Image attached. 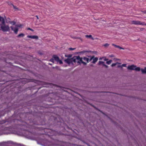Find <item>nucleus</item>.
Segmentation results:
<instances>
[{
	"label": "nucleus",
	"instance_id": "nucleus-12",
	"mask_svg": "<svg viewBox=\"0 0 146 146\" xmlns=\"http://www.w3.org/2000/svg\"><path fill=\"white\" fill-rule=\"evenodd\" d=\"M85 37L86 38H91L92 40H94V38L92 37V36L91 35H86Z\"/></svg>",
	"mask_w": 146,
	"mask_h": 146
},
{
	"label": "nucleus",
	"instance_id": "nucleus-7",
	"mask_svg": "<svg viewBox=\"0 0 146 146\" xmlns=\"http://www.w3.org/2000/svg\"><path fill=\"white\" fill-rule=\"evenodd\" d=\"M92 59H93L92 63L95 64L96 62L98 61V58L97 57L94 58V56L92 57L89 60V61H90Z\"/></svg>",
	"mask_w": 146,
	"mask_h": 146
},
{
	"label": "nucleus",
	"instance_id": "nucleus-39",
	"mask_svg": "<svg viewBox=\"0 0 146 146\" xmlns=\"http://www.w3.org/2000/svg\"><path fill=\"white\" fill-rule=\"evenodd\" d=\"M96 53H97V52H94V53H95V54H96Z\"/></svg>",
	"mask_w": 146,
	"mask_h": 146
},
{
	"label": "nucleus",
	"instance_id": "nucleus-22",
	"mask_svg": "<svg viewBox=\"0 0 146 146\" xmlns=\"http://www.w3.org/2000/svg\"><path fill=\"white\" fill-rule=\"evenodd\" d=\"M109 45V44L108 43H106L104 45V46L105 47H108Z\"/></svg>",
	"mask_w": 146,
	"mask_h": 146
},
{
	"label": "nucleus",
	"instance_id": "nucleus-27",
	"mask_svg": "<svg viewBox=\"0 0 146 146\" xmlns=\"http://www.w3.org/2000/svg\"><path fill=\"white\" fill-rule=\"evenodd\" d=\"M103 65L106 68H108V66L106 65L105 64H103Z\"/></svg>",
	"mask_w": 146,
	"mask_h": 146
},
{
	"label": "nucleus",
	"instance_id": "nucleus-10",
	"mask_svg": "<svg viewBox=\"0 0 146 146\" xmlns=\"http://www.w3.org/2000/svg\"><path fill=\"white\" fill-rule=\"evenodd\" d=\"M0 22L1 23H0V25L4 24L5 22L4 18L1 16H0Z\"/></svg>",
	"mask_w": 146,
	"mask_h": 146
},
{
	"label": "nucleus",
	"instance_id": "nucleus-31",
	"mask_svg": "<svg viewBox=\"0 0 146 146\" xmlns=\"http://www.w3.org/2000/svg\"><path fill=\"white\" fill-rule=\"evenodd\" d=\"M112 45L114 46L115 47L117 48V45H115L113 44H112Z\"/></svg>",
	"mask_w": 146,
	"mask_h": 146
},
{
	"label": "nucleus",
	"instance_id": "nucleus-16",
	"mask_svg": "<svg viewBox=\"0 0 146 146\" xmlns=\"http://www.w3.org/2000/svg\"><path fill=\"white\" fill-rule=\"evenodd\" d=\"M11 5L13 7V8L15 9H17V10H19L18 8H17V7L14 5L13 4H11Z\"/></svg>",
	"mask_w": 146,
	"mask_h": 146
},
{
	"label": "nucleus",
	"instance_id": "nucleus-28",
	"mask_svg": "<svg viewBox=\"0 0 146 146\" xmlns=\"http://www.w3.org/2000/svg\"><path fill=\"white\" fill-rule=\"evenodd\" d=\"M28 30H31V31H34V30H33V29H31L30 28H28Z\"/></svg>",
	"mask_w": 146,
	"mask_h": 146
},
{
	"label": "nucleus",
	"instance_id": "nucleus-19",
	"mask_svg": "<svg viewBox=\"0 0 146 146\" xmlns=\"http://www.w3.org/2000/svg\"><path fill=\"white\" fill-rule=\"evenodd\" d=\"M101 64H104V62L102 61H99L98 63V65H100Z\"/></svg>",
	"mask_w": 146,
	"mask_h": 146
},
{
	"label": "nucleus",
	"instance_id": "nucleus-9",
	"mask_svg": "<svg viewBox=\"0 0 146 146\" xmlns=\"http://www.w3.org/2000/svg\"><path fill=\"white\" fill-rule=\"evenodd\" d=\"M27 37L29 38H30L32 39H38V36H37L36 35H28Z\"/></svg>",
	"mask_w": 146,
	"mask_h": 146
},
{
	"label": "nucleus",
	"instance_id": "nucleus-30",
	"mask_svg": "<svg viewBox=\"0 0 146 146\" xmlns=\"http://www.w3.org/2000/svg\"><path fill=\"white\" fill-rule=\"evenodd\" d=\"M112 45L114 46L115 47L117 48V45H115L113 44H112Z\"/></svg>",
	"mask_w": 146,
	"mask_h": 146
},
{
	"label": "nucleus",
	"instance_id": "nucleus-4",
	"mask_svg": "<svg viewBox=\"0 0 146 146\" xmlns=\"http://www.w3.org/2000/svg\"><path fill=\"white\" fill-rule=\"evenodd\" d=\"M127 69L131 70H135L139 71L140 70V68L139 67H137L136 66L134 65L128 66L127 67Z\"/></svg>",
	"mask_w": 146,
	"mask_h": 146
},
{
	"label": "nucleus",
	"instance_id": "nucleus-13",
	"mask_svg": "<svg viewBox=\"0 0 146 146\" xmlns=\"http://www.w3.org/2000/svg\"><path fill=\"white\" fill-rule=\"evenodd\" d=\"M91 52V51H88V50H83L82 51L80 52L79 53H80L81 54V53H84L85 52Z\"/></svg>",
	"mask_w": 146,
	"mask_h": 146
},
{
	"label": "nucleus",
	"instance_id": "nucleus-40",
	"mask_svg": "<svg viewBox=\"0 0 146 146\" xmlns=\"http://www.w3.org/2000/svg\"><path fill=\"white\" fill-rule=\"evenodd\" d=\"M144 13H146V11H144Z\"/></svg>",
	"mask_w": 146,
	"mask_h": 146
},
{
	"label": "nucleus",
	"instance_id": "nucleus-2",
	"mask_svg": "<svg viewBox=\"0 0 146 146\" xmlns=\"http://www.w3.org/2000/svg\"><path fill=\"white\" fill-rule=\"evenodd\" d=\"M72 56V54L65 55V56L68 57V58L65 60V62L69 64L71 63L73 64L72 62H73V58H70Z\"/></svg>",
	"mask_w": 146,
	"mask_h": 146
},
{
	"label": "nucleus",
	"instance_id": "nucleus-41",
	"mask_svg": "<svg viewBox=\"0 0 146 146\" xmlns=\"http://www.w3.org/2000/svg\"><path fill=\"white\" fill-rule=\"evenodd\" d=\"M120 67V66H118V67Z\"/></svg>",
	"mask_w": 146,
	"mask_h": 146
},
{
	"label": "nucleus",
	"instance_id": "nucleus-36",
	"mask_svg": "<svg viewBox=\"0 0 146 146\" xmlns=\"http://www.w3.org/2000/svg\"><path fill=\"white\" fill-rule=\"evenodd\" d=\"M108 60V59L105 58V59L104 60L105 61H107V60Z\"/></svg>",
	"mask_w": 146,
	"mask_h": 146
},
{
	"label": "nucleus",
	"instance_id": "nucleus-25",
	"mask_svg": "<svg viewBox=\"0 0 146 146\" xmlns=\"http://www.w3.org/2000/svg\"><path fill=\"white\" fill-rule=\"evenodd\" d=\"M117 48H119L120 49H123V50L124 49V48H123L121 47L120 46H118V45L117 46Z\"/></svg>",
	"mask_w": 146,
	"mask_h": 146
},
{
	"label": "nucleus",
	"instance_id": "nucleus-32",
	"mask_svg": "<svg viewBox=\"0 0 146 146\" xmlns=\"http://www.w3.org/2000/svg\"><path fill=\"white\" fill-rule=\"evenodd\" d=\"M112 45L114 46L115 47L117 48V45H115L113 44H112Z\"/></svg>",
	"mask_w": 146,
	"mask_h": 146
},
{
	"label": "nucleus",
	"instance_id": "nucleus-8",
	"mask_svg": "<svg viewBox=\"0 0 146 146\" xmlns=\"http://www.w3.org/2000/svg\"><path fill=\"white\" fill-rule=\"evenodd\" d=\"M10 27L12 30L16 34H17L18 31V28H16V27H14L13 26H11Z\"/></svg>",
	"mask_w": 146,
	"mask_h": 146
},
{
	"label": "nucleus",
	"instance_id": "nucleus-11",
	"mask_svg": "<svg viewBox=\"0 0 146 146\" xmlns=\"http://www.w3.org/2000/svg\"><path fill=\"white\" fill-rule=\"evenodd\" d=\"M140 70L141 71L142 74H146V67H145L144 69L142 68L141 69H140Z\"/></svg>",
	"mask_w": 146,
	"mask_h": 146
},
{
	"label": "nucleus",
	"instance_id": "nucleus-5",
	"mask_svg": "<svg viewBox=\"0 0 146 146\" xmlns=\"http://www.w3.org/2000/svg\"><path fill=\"white\" fill-rule=\"evenodd\" d=\"M131 24L135 25H146V24L144 22H141L139 21H133L131 22Z\"/></svg>",
	"mask_w": 146,
	"mask_h": 146
},
{
	"label": "nucleus",
	"instance_id": "nucleus-15",
	"mask_svg": "<svg viewBox=\"0 0 146 146\" xmlns=\"http://www.w3.org/2000/svg\"><path fill=\"white\" fill-rule=\"evenodd\" d=\"M25 36V35L23 33H21L19 34L17 36L18 37H23Z\"/></svg>",
	"mask_w": 146,
	"mask_h": 146
},
{
	"label": "nucleus",
	"instance_id": "nucleus-1",
	"mask_svg": "<svg viewBox=\"0 0 146 146\" xmlns=\"http://www.w3.org/2000/svg\"><path fill=\"white\" fill-rule=\"evenodd\" d=\"M74 62H77L80 64L83 63L84 65L86 64V63L82 61V58H80L79 56H74Z\"/></svg>",
	"mask_w": 146,
	"mask_h": 146
},
{
	"label": "nucleus",
	"instance_id": "nucleus-24",
	"mask_svg": "<svg viewBox=\"0 0 146 146\" xmlns=\"http://www.w3.org/2000/svg\"><path fill=\"white\" fill-rule=\"evenodd\" d=\"M22 25H15V27L17 28L18 27H20Z\"/></svg>",
	"mask_w": 146,
	"mask_h": 146
},
{
	"label": "nucleus",
	"instance_id": "nucleus-17",
	"mask_svg": "<svg viewBox=\"0 0 146 146\" xmlns=\"http://www.w3.org/2000/svg\"><path fill=\"white\" fill-rule=\"evenodd\" d=\"M112 61L111 60H110L108 61H107L106 62V63L108 64H110L111 63Z\"/></svg>",
	"mask_w": 146,
	"mask_h": 146
},
{
	"label": "nucleus",
	"instance_id": "nucleus-37",
	"mask_svg": "<svg viewBox=\"0 0 146 146\" xmlns=\"http://www.w3.org/2000/svg\"><path fill=\"white\" fill-rule=\"evenodd\" d=\"M11 4H12V3H10V4H9V5L11 6V5H11Z\"/></svg>",
	"mask_w": 146,
	"mask_h": 146
},
{
	"label": "nucleus",
	"instance_id": "nucleus-29",
	"mask_svg": "<svg viewBox=\"0 0 146 146\" xmlns=\"http://www.w3.org/2000/svg\"><path fill=\"white\" fill-rule=\"evenodd\" d=\"M112 45L114 46L115 47L117 48V45H115L113 44H112Z\"/></svg>",
	"mask_w": 146,
	"mask_h": 146
},
{
	"label": "nucleus",
	"instance_id": "nucleus-34",
	"mask_svg": "<svg viewBox=\"0 0 146 146\" xmlns=\"http://www.w3.org/2000/svg\"><path fill=\"white\" fill-rule=\"evenodd\" d=\"M69 49L70 50H73V48H69Z\"/></svg>",
	"mask_w": 146,
	"mask_h": 146
},
{
	"label": "nucleus",
	"instance_id": "nucleus-3",
	"mask_svg": "<svg viewBox=\"0 0 146 146\" xmlns=\"http://www.w3.org/2000/svg\"><path fill=\"white\" fill-rule=\"evenodd\" d=\"M1 28L0 30L1 29L3 32H7L10 31V29L8 25H6L5 22L4 24H3L0 25Z\"/></svg>",
	"mask_w": 146,
	"mask_h": 146
},
{
	"label": "nucleus",
	"instance_id": "nucleus-6",
	"mask_svg": "<svg viewBox=\"0 0 146 146\" xmlns=\"http://www.w3.org/2000/svg\"><path fill=\"white\" fill-rule=\"evenodd\" d=\"M54 60L57 62V63L59 62L60 64H62V61L59 59V58L58 56L55 55H53L52 56Z\"/></svg>",
	"mask_w": 146,
	"mask_h": 146
},
{
	"label": "nucleus",
	"instance_id": "nucleus-35",
	"mask_svg": "<svg viewBox=\"0 0 146 146\" xmlns=\"http://www.w3.org/2000/svg\"><path fill=\"white\" fill-rule=\"evenodd\" d=\"M36 18H37V19H39V18H38V16L37 15L36 16Z\"/></svg>",
	"mask_w": 146,
	"mask_h": 146
},
{
	"label": "nucleus",
	"instance_id": "nucleus-14",
	"mask_svg": "<svg viewBox=\"0 0 146 146\" xmlns=\"http://www.w3.org/2000/svg\"><path fill=\"white\" fill-rule=\"evenodd\" d=\"M82 59H83L84 61H87V62H88L90 60L87 58L84 57Z\"/></svg>",
	"mask_w": 146,
	"mask_h": 146
},
{
	"label": "nucleus",
	"instance_id": "nucleus-38",
	"mask_svg": "<svg viewBox=\"0 0 146 146\" xmlns=\"http://www.w3.org/2000/svg\"><path fill=\"white\" fill-rule=\"evenodd\" d=\"M48 64H49V65H52V64H50V63H49Z\"/></svg>",
	"mask_w": 146,
	"mask_h": 146
},
{
	"label": "nucleus",
	"instance_id": "nucleus-23",
	"mask_svg": "<svg viewBox=\"0 0 146 146\" xmlns=\"http://www.w3.org/2000/svg\"><path fill=\"white\" fill-rule=\"evenodd\" d=\"M117 63H118L117 62L116 63L112 64L111 65V66L112 67H113V66H115L116 65V64Z\"/></svg>",
	"mask_w": 146,
	"mask_h": 146
},
{
	"label": "nucleus",
	"instance_id": "nucleus-26",
	"mask_svg": "<svg viewBox=\"0 0 146 146\" xmlns=\"http://www.w3.org/2000/svg\"><path fill=\"white\" fill-rule=\"evenodd\" d=\"M121 66H123V67H126V64H122Z\"/></svg>",
	"mask_w": 146,
	"mask_h": 146
},
{
	"label": "nucleus",
	"instance_id": "nucleus-20",
	"mask_svg": "<svg viewBox=\"0 0 146 146\" xmlns=\"http://www.w3.org/2000/svg\"><path fill=\"white\" fill-rule=\"evenodd\" d=\"M54 58H51V59H50V61L52 62L53 63H54Z\"/></svg>",
	"mask_w": 146,
	"mask_h": 146
},
{
	"label": "nucleus",
	"instance_id": "nucleus-21",
	"mask_svg": "<svg viewBox=\"0 0 146 146\" xmlns=\"http://www.w3.org/2000/svg\"><path fill=\"white\" fill-rule=\"evenodd\" d=\"M53 68H56L57 69H59V67L58 66H56L55 67H52Z\"/></svg>",
	"mask_w": 146,
	"mask_h": 146
},
{
	"label": "nucleus",
	"instance_id": "nucleus-18",
	"mask_svg": "<svg viewBox=\"0 0 146 146\" xmlns=\"http://www.w3.org/2000/svg\"><path fill=\"white\" fill-rule=\"evenodd\" d=\"M10 23L12 24L13 25H15L16 24V22L14 21H11L10 22Z\"/></svg>",
	"mask_w": 146,
	"mask_h": 146
},
{
	"label": "nucleus",
	"instance_id": "nucleus-42",
	"mask_svg": "<svg viewBox=\"0 0 146 146\" xmlns=\"http://www.w3.org/2000/svg\"><path fill=\"white\" fill-rule=\"evenodd\" d=\"M100 59H101V58H100Z\"/></svg>",
	"mask_w": 146,
	"mask_h": 146
},
{
	"label": "nucleus",
	"instance_id": "nucleus-33",
	"mask_svg": "<svg viewBox=\"0 0 146 146\" xmlns=\"http://www.w3.org/2000/svg\"><path fill=\"white\" fill-rule=\"evenodd\" d=\"M144 28H142L140 29V30L141 31H143V30H144Z\"/></svg>",
	"mask_w": 146,
	"mask_h": 146
}]
</instances>
